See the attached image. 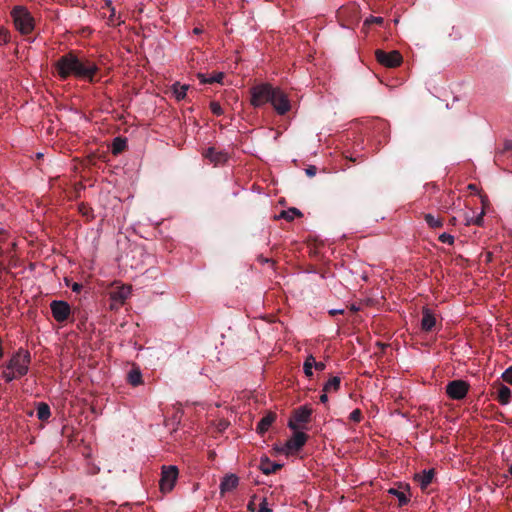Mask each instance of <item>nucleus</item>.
Here are the masks:
<instances>
[{"label": "nucleus", "mask_w": 512, "mask_h": 512, "mask_svg": "<svg viewBox=\"0 0 512 512\" xmlns=\"http://www.w3.org/2000/svg\"><path fill=\"white\" fill-rule=\"evenodd\" d=\"M54 68L61 80H66L71 76L89 83L100 80L98 78V72L100 71L98 65L86 57H79L73 51L62 55L54 63Z\"/></svg>", "instance_id": "nucleus-1"}, {"label": "nucleus", "mask_w": 512, "mask_h": 512, "mask_svg": "<svg viewBox=\"0 0 512 512\" xmlns=\"http://www.w3.org/2000/svg\"><path fill=\"white\" fill-rule=\"evenodd\" d=\"M15 28L22 34L28 35L34 30L35 22L31 13L22 6H16L11 11Z\"/></svg>", "instance_id": "nucleus-2"}, {"label": "nucleus", "mask_w": 512, "mask_h": 512, "mask_svg": "<svg viewBox=\"0 0 512 512\" xmlns=\"http://www.w3.org/2000/svg\"><path fill=\"white\" fill-rule=\"evenodd\" d=\"M31 362V355L28 350L20 348L15 352L11 359L6 363L7 370L15 371L19 376L23 377L28 373Z\"/></svg>", "instance_id": "nucleus-3"}, {"label": "nucleus", "mask_w": 512, "mask_h": 512, "mask_svg": "<svg viewBox=\"0 0 512 512\" xmlns=\"http://www.w3.org/2000/svg\"><path fill=\"white\" fill-rule=\"evenodd\" d=\"M275 87L271 84L263 83L255 85L250 88V103L253 107L258 108L267 103H270L271 97H273V91Z\"/></svg>", "instance_id": "nucleus-4"}, {"label": "nucleus", "mask_w": 512, "mask_h": 512, "mask_svg": "<svg viewBox=\"0 0 512 512\" xmlns=\"http://www.w3.org/2000/svg\"><path fill=\"white\" fill-rule=\"evenodd\" d=\"M470 389V384L462 379L449 381L445 387L447 396L452 400H463Z\"/></svg>", "instance_id": "nucleus-5"}, {"label": "nucleus", "mask_w": 512, "mask_h": 512, "mask_svg": "<svg viewBox=\"0 0 512 512\" xmlns=\"http://www.w3.org/2000/svg\"><path fill=\"white\" fill-rule=\"evenodd\" d=\"M312 409L308 406H301L295 409L288 421V427L294 431L304 428V425L310 422Z\"/></svg>", "instance_id": "nucleus-6"}, {"label": "nucleus", "mask_w": 512, "mask_h": 512, "mask_svg": "<svg viewBox=\"0 0 512 512\" xmlns=\"http://www.w3.org/2000/svg\"><path fill=\"white\" fill-rule=\"evenodd\" d=\"M132 291L130 285L116 286L109 292V298L111 300L110 309L117 310L121 307L125 301L129 298Z\"/></svg>", "instance_id": "nucleus-7"}, {"label": "nucleus", "mask_w": 512, "mask_h": 512, "mask_svg": "<svg viewBox=\"0 0 512 512\" xmlns=\"http://www.w3.org/2000/svg\"><path fill=\"white\" fill-rule=\"evenodd\" d=\"M375 56L377 61L381 65L388 68L398 67L403 61L402 55L397 50L385 52L383 50L378 49L375 51Z\"/></svg>", "instance_id": "nucleus-8"}, {"label": "nucleus", "mask_w": 512, "mask_h": 512, "mask_svg": "<svg viewBox=\"0 0 512 512\" xmlns=\"http://www.w3.org/2000/svg\"><path fill=\"white\" fill-rule=\"evenodd\" d=\"M308 435L302 431H295L294 435L287 440L285 445L279 449L280 452L285 454H292L298 452L306 444Z\"/></svg>", "instance_id": "nucleus-9"}, {"label": "nucleus", "mask_w": 512, "mask_h": 512, "mask_svg": "<svg viewBox=\"0 0 512 512\" xmlns=\"http://www.w3.org/2000/svg\"><path fill=\"white\" fill-rule=\"evenodd\" d=\"M270 104L279 115H284L291 109V104L286 93L278 87H275L273 91Z\"/></svg>", "instance_id": "nucleus-10"}, {"label": "nucleus", "mask_w": 512, "mask_h": 512, "mask_svg": "<svg viewBox=\"0 0 512 512\" xmlns=\"http://www.w3.org/2000/svg\"><path fill=\"white\" fill-rule=\"evenodd\" d=\"M178 478V468L176 466H163L161 479H160V489L162 492H170L175 482Z\"/></svg>", "instance_id": "nucleus-11"}, {"label": "nucleus", "mask_w": 512, "mask_h": 512, "mask_svg": "<svg viewBox=\"0 0 512 512\" xmlns=\"http://www.w3.org/2000/svg\"><path fill=\"white\" fill-rule=\"evenodd\" d=\"M50 309L53 318L59 323L67 321L71 314L70 305L62 300H53L50 303Z\"/></svg>", "instance_id": "nucleus-12"}, {"label": "nucleus", "mask_w": 512, "mask_h": 512, "mask_svg": "<svg viewBox=\"0 0 512 512\" xmlns=\"http://www.w3.org/2000/svg\"><path fill=\"white\" fill-rule=\"evenodd\" d=\"M437 320L435 314L428 307L422 308L421 330L433 332L436 329Z\"/></svg>", "instance_id": "nucleus-13"}, {"label": "nucleus", "mask_w": 512, "mask_h": 512, "mask_svg": "<svg viewBox=\"0 0 512 512\" xmlns=\"http://www.w3.org/2000/svg\"><path fill=\"white\" fill-rule=\"evenodd\" d=\"M203 156L215 165L222 164L228 159V154L224 150H217L215 147L206 149Z\"/></svg>", "instance_id": "nucleus-14"}, {"label": "nucleus", "mask_w": 512, "mask_h": 512, "mask_svg": "<svg viewBox=\"0 0 512 512\" xmlns=\"http://www.w3.org/2000/svg\"><path fill=\"white\" fill-rule=\"evenodd\" d=\"M495 389V399L501 404V405H507L511 400V390L509 387L505 386L502 383H499L494 386Z\"/></svg>", "instance_id": "nucleus-15"}, {"label": "nucleus", "mask_w": 512, "mask_h": 512, "mask_svg": "<svg viewBox=\"0 0 512 512\" xmlns=\"http://www.w3.org/2000/svg\"><path fill=\"white\" fill-rule=\"evenodd\" d=\"M435 476V470L429 469V470H423L420 473L415 474V480L418 482L420 488L422 490H425L433 481V478Z\"/></svg>", "instance_id": "nucleus-16"}, {"label": "nucleus", "mask_w": 512, "mask_h": 512, "mask_svg": "<svg viewBox=\"0 0 512 512\" xmlns=\"http://www.w3.org/2000/svg\"><path fill=\"white\" fill-rule=\"evenodd\" d=\"M238 483H239V478L236 475H234V474L226 475L220 483L221 495H224L227 492L233 491L238 486Z\"/></svg>", "instance_id": "nucleus-17"}, {"label": "nucleus", "mask_w": 512, "mask_h": 512, "mask_svg": "<svg viewBox=\"0 0 512 512\" xmlns=\"http://www.w3.org/2000/svg\"><path fill=\"white\" fill-rule=\"evenodd\" d=\"M276 420V414L274 412L267 413L257 424L256 432L260 435H264Z\"/></svg>", "instance_id": "nucleus-18"}, {"label": "nucleus", "mask_w": 512, "mask_h": 512, "mask_svg": "<svg viewBox=\"0 0 512 512\" xmlns=\"http://www.w3.org/2000/svg\"><path fill=\"white\" fill-rule=\"evenodd\" d=\"M282 468L281 464L270 461L268 457H262L260 461V469L265 475L275 473Z\"/></svg>", "instance_id": "nucleus-19"}, {"label": "nucleus", "mask_w": 512, "mask_h": 512, "mask_svg": "<svg viewBox=\"0 0 512 512\" xmlns=\"http://www.w3.org/2000/svg\"><path fill=\"white\" fill-rule=\"evenodd\" d=\"M197 77L198 79L200 80V82L202 84H214V83H221L223 78H224V73L222 72H217V73H214V75L210 76V77H207L205 74L203 73H198L197 74Z\"/></svg>", "instance_id": "nucleus-20"}, {"label": "nucleus", "mask_w": 512, "mask_h": 512, "mask_svg": "<svg viewBox=\"0 0 512 512\" xmlns=\"http://www.w3.org/2000/svg\"><path fill=\"white\" fill-rule=\"evenodd\" d=\"M127 139L125 137H116L112 142V153L118 155L127 149Z\"/></svg>", "instance_id": "nucleus-21"}, {"label": "nucleus", "mask_w": 512, "mask_h": 512, "mask_svg": "<svg viewBox=\"0 0 512 512\" xmlns=\"http://www.w3.org/2000/svg\"><path fill=\"white\" fill-rule=\"evenodd\" d=\"M188 89H189V85H186V84L182 85L179 82H176L172 85L173 94L178 101L185 99Z\"/></svg>", "instance_id": "nucleus-22"}, {"label": "nucleus", "mask_w": 512, "mask_h": 512, "mask_svg": "<svg viewBox=\"0 0 512 512\" xmlns=\"http://www.w3.org/2000/svg\"><path fill=\"white\" fill-rule=\"evenodd\" d=\"M36 414L39 420L46 421L51 416L50 407L45 402H39L36 408Z\"/></svg>", "instance_id": "nucleus-23"}, {"label": "nucleus", "mask_w": 512, "mask_h": 512, "mask_svg": "<svg viewBox=\"0 0 512 512\" xmlns=\"http://www.w3.org/2000/svg\"><path fill=\"white\" fill-rule=\"evenodd\" d=\"M127 381L132 386H138L142 383V374L139 368H133L127 375Z\"/></svg>", "instance_id": "nucleus-24"}, {"label": "nucleus", "mask_w": 512, "mask_h": 512, "mask_svg": "<svg viewBox=\"0 0 512 512\" xmlns=\"http://www.w3.org/2000/svg\"><path fill=\"white\" fill-rule=\"evenodd\" d=\"M388 493L391 495H394L398 498L399 506L407 505L410 501L409 496L405 493V491H402L397 488H390L388 490Z\"/></svg>", "instance_id": "nucleus-25"}, {"label": "nucleus", "mask_w": 512, "mask_h": 512, "mask_svg": "<svg viewBox=\"0 0 512 512\" xmlns=\"http://www.w3.org/2000/svg\"><path fill=\"white\" fill-rule=\"evenodd\" d=\"M302 216V213L299 209L297 208H289L288 210H283L280 215H279V218H282V219H285L287 221H292L295 219V217H301Z\"/></svg>", "instance_id": "nucleus-26"}, {"label": "nucleus", "mask_w": 512, "mask_h": 512, "mask_svg": "<svg viewBox=\"0 0 512 512\" xmlns=\"http://www.w3.org/2000/svg\"><path fill=\"white\" fill-rule=\"evenodd\" d=\"M313 368H315V358L313 355H308L303 363V370L307 377L313 376Z\"/></svg>", "instance_id": "nucleus-27"}, {"label": "nucleus", "mask_w": 512, "mask_h": 512, "mask_svg": "<svg viewBox=\"0 0 512 512\" xmlns=\"http://www.w3.org/2000/svg\"><path fill=\"white\" fill-rule=\"evenodd\" d=\"M341 379L338 376L330 378L324 385V392L337 391L340 388Z\"/></svg>", "instance_id": "nucleus-28"}, {"label": "nucleus", "mask_w": 512, "mask_h": 512, "mask_svg": "<svg viewBox=\"0 0 512 512\" xmlns=\"http://www.w3.org/2000/svg\"><path fill=\"white\" fill-rule=\"evenodd\" d=\"M424 219L430 228L436 229L443 227V221L432 214H425Z\"/></svg>", "instance_id": "nucleus-29"}, {"label": "nucleus", "mask_w": 512, "mask_h": 512, "mask_svg": "<svg viewBox=\"0 0 512 512\" xmlns=\"http://www.w3.org/2000/svg\"><path fill=\"white\" fill-rule=\"evenodd\" d=\"M2 377L5 379L6 382H11L13 381L14 379H17V378H20L21 376H19L15 371L13 370H7V368L2 372Z\"/></svg>", "instance_id": "nucleus-30"}, {"label": "nucleus", "mask_w": 512, "mask_h": 512, "mask_svg": "<svg viewBox=\"0 0 512 512\" xmlns=\"http://www.w3.org/2000/svg\"><path fill=\"white\" fill-rule=\"evenodd\" d=\"M79 212L83 216H85V217H91V218L93 217V215H92V212H93L92 208L90 206H88L87 204H85V203H81L79 205Z\"/></svg>", "instance_id": "nucleus-31"}, {"label": "nucleus", "mask_w": 512, "mask_h": 512, "mask_svg": "<svg viewBox=\"0 0 512 512\" xmlns=\"http://www.w3.org/2000/svg\"><path fill=\"white\" fill-rule=\"evenodd\" d=\"M210 109H211L212 113L216 116H220L224 113L221 105L216 101H212L210 103Z\"/></svg>", "instance_id": "nucleus-32"}, {"label": "nucleus", "mask_w": 512, "mask_h": 512, "mask_svg": "<svg viewBox=\"0 0 512 512\" xmlns=\"http://www.w3.org/2000/svg\"><path fill=\"white\" fill-rule=\"evenodd\" d=\"M438 239L441 243L448 245H452L454 243V237L448 233H442Z\"/></svg>", "instance_id": "nucleus-33"}, {"label": "nucleus", "mask_w": 512, "mask_h": 512, "mask_svg": "<svg viewBox=\"0 0 512 512\" xmlns=\"http://www.w3.org/2000/svg\"><path fill=\"white\" fill-rule=\"evenodd\" d=\"M349 419L353 422H360L362 420V412L360 409L353 410L350 415Z\"/></svg>", "instance_id": "nucleus-34"}, {"label": "nucleus", "mask_w": 512, "mask_h": 512, "mask_svg": "<svg viewBox=\"0 0 512 512\" xmlns=\"http://www.w3.org/2000/svg\"><path fill=\"white\" fill-rule=\"evenodd\" d=\"M502 379L512 385V365L503 372Z\"/></svg>", "instance_id": "nucleus-35"}, {"label": "nucleus", "mask_w": 512, "mask_h": 512, "mask_svg": "<svg viewBox=\"0 0 512 512\" xmlns=\"http://www.w3.org/2000/svg\"><path fill=\"white\" fill-rule=\"evenodd\" d=\"M383 22H384V19L382 17L371 16L370 18L365 20L364 24L365 25H370V24L382 25Z\"/></svg>", "instance_id": "nucleus-36"}, {"label": "nucleus", "mask_w": 512, "mask_h": 512, "mask_svg": "<svg viewBox=\"0 0 512 512\" xmlns=\"http://www.w3.org/2000/svg\"><path fill=\"white\" fill-rule=\"evenodd\" d=\"M10 35L7 30H0V45H4L9 42Z\"/></svg>", "instance_id": "nucleus-37"}, {"label": "nucleus", "mask_w": 512, "mask_h": 512, "mask_svg": "<svg viewBox=\"0 0 512 512\" xmlns=\"http://www.w3.org/2000/svg\"><path fill=\"white\" fill-rule=\"evenodd\" d=\"M258 512H272V510L268 507V503L266 498H263L260 505Z\"/></svg>", "instance_id": "nucleus-38"}, {"label": "nucleus", "mask_w": 512, "mask_h": 512, "mask_svg": "<svg viewBox=\"0 0 512 512\" xmlns=\"http://www.w3.org/2000/svg\"><path fill=\"white\" fill-rule=\"evenodd\" d=\"M305 171H306V175H307L308 177H313V176H315V175H316V173H317V168H316V166L311 165V166H309L308 168H306V170H305Z\"/></svg>", "instance_id": "nucleus-39"}, {"label": "nucleus", "mask_w": 512, "mask_h": 512, "mask_svg": "<svg viewBox=\"0 0 512 512\" xmlns=\"http://www.w3.org/2000/svg\"><path fill=\"white\" fill-rule=\"evenodd\" d=\"M512 151V141L506 140L503 145L502 153Z\"/></svg>", "instance_id": "nucleus-40"}, {"label": "nucleus", "mask_w": 512, "mask_h": 512, "mask_svg": "<svg viewBox=\"0 0 512 512\" xmlns=\"http://www.w3.org/2000/svg\"><path fill=\"white\" fill-rule=\"evenodd\" d=\"M256 499V495L253 496L252 500L249 501L247 508L249 511H255V503L254 500Z\"/></svg>", "instance_id": "nucleus-41"}, {"label": "nucleus", "mask_w": 512, "mask_h": 512, "mask_svg": "<svg viewBox=\"0 0 512 512\" xmlns=\"http://www.w3.org/2000/svg\"><path fill=\"white\" fill-rule=\"evenodd\" d=\"M325 368H326L325 363H323V362H316L315 361V369L317 371H323Z\"/></svg>", "instance_id": "nucleus-42"}, {"label": "nucleus", "mask_w": 512, "mask_h": 512, "mask_svg": "<svg viewBox=\"0 0 512 512\" xmlns=\"http://www.w3.org/2000/svg\"><path fill=\"white\" fill-rule=\"evenodd\" d=\"M82 287H83L82 284L76 283V282L73 283V285L71 286L72 291H74V292H80Z\"/></svg>", "instance_id": "nucleus-43"}, {"label": "nucleus", "mask_w": 512, "mask_h": 512, "mask_svg": "<svg viewBox=\"0 0 512 512\" xmlns=\"http://www.w3.org/2000/svg\"><path fill=\"white\" fill-rule=\"evenodd\" d=\"M343 312H344V310L333 309V310L329 311V314L332 315V316H335V315H338V314H342Z\"/></svg>", "instance_id": "nucleus-44"}, {"label": "nucleus", "mask_w": 512, "mask_h": 512, "mask_svg": "<svg viewBox=\"0 0 512 512\" xmlns=\"http://www.w3.org/2000/svg\"><path fill=\"white\" fill-rule=\"evenodd\" d=\"M327 393H328V392H324V393L320 396V401H321V403H326V402L328 401Z\"/></svg>", "instance_id": "nucleus-45"}, {"label": "nucleus", "mask_w": 512, "mask_h": 512, "mask_svg": "<svg viewBox=\"0 0 512 512\" xmlns=\"http://www.w3.org/2000/svg\"><path fill=\"white\" fill-rule=\"evenodd\" d=\"M482 221H483V217H482V215H481V216H479V217L476 219L475 224L480 226V225L482 224Z\"/></svg>", "instance_id": "nucleus-46"}, {"label": "nucleus", "mask_w": 512, "mask_h": 512, "mask_svg": "<svg viewBox=\"0 0 512 512\" xmlns=\"http://www.w3.org/2000/svg\"><path fill=\"white\" fill-rule=\"evenodd\" d=\"M468 188L471 189V190H474V189H476V185L475 184H470L468 186Z\"/></svg>", "instance_id": "nucleus-47"}, {"label": "nucleus", "mask_w": 512, "mask_h": 512, "mask_svg": "<svg viewBox=\"0 0 512 512\" xmlns=\"http://www.w3.org/2000/svg\"><path fill=\"white\" fill-rule=\"evenodd\" d=\"M508 473L512 476V465L509 467Z\"/></svg>", "instance_id": "nucleus-48"}, {"label": "nucleus", "mask_w": 512, "mask_h": 512, "mask_svg": "<svg viewBox=\"0 0 512 512\" xmlns=\"http://www.w3.org/2000/svg\"><path fill=\"white\" fill-rule=\"evenodd\" d=\"M111 12H112V13H111V17H113V16L115 15V9H114V8H112V9H111Z\"/></svg>", "instance_id": "nucleus-49"}, {"label": "nucleus", "mask_w": 512, "mask_h": 512, "mask_svg": "<svg viewBox=\"0 0 512 512\" xmlns=\"http://www.w3.org/2000/svg\"><path fill=\"white\" fill-rule=\"evenodd\" d=\"M400 488H402V486H400ZM403 488H405V490L409 491V485H405V486H403Z\"/></svg>", "instance_id": "nucleus-50"}, {"label": "nucleus", "mask_w": 512, "mask_h": 512, "mask_svg": "<svg viewBox=\"0 0 512 512\" xmlns=\"http://www.w3.org/2000/svg\"><path fill=\"white\" fill-rule=\"evenodd\" d=\"M194 32H195V33H199V32H200V30H199L198 28H195V29H194Z\"/></svg>", "instance_id": "nucleus-51"}]
</instances>
